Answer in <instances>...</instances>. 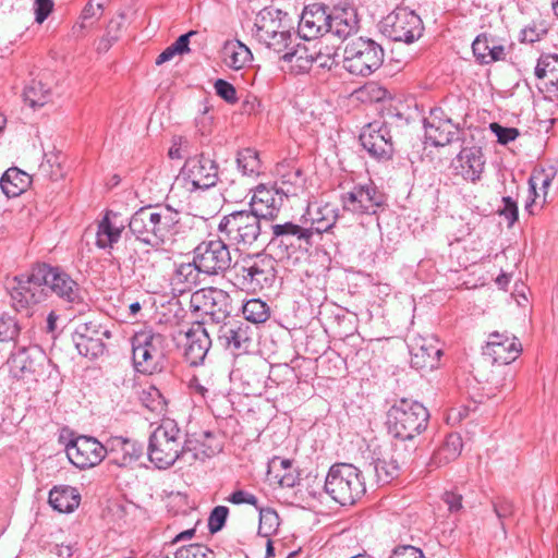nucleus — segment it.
Returning <instances> with one entry per match:
<instances>
[{
	"instance_id": "obj_10",
	"label": "nucleus",
	"mask_w": 558,
	"mask_h": 558,
	"mask_svg": "<svg viewBox=\"0 0 558 558\" xmlns=\"http://www.w3.org/2000/svg\"><path fill=\"white\" fill-rule=\"evenodd\" d=\"M193 256L208 277L225 276L233 266L228 241L222 235L216 240L202 241L193 250Z\"/></svg>"
},
{
	"instance_id": "obj_1",
	"label": "nucleus",
	"mask_w": 558,
	"mask_h": 558,
	"mask_svg": "<svg viewBox=\"0 0 558 558\" xmlns=\"http://www.w3.org/2000/svg\"><path fill=\"white\" fill-rule=\"evenodd\" d=\"M14 280L16 286L11 292L12 304L15 311L25 312L26 316H32L35 308L47 300L48 292L72 305L83 303L80 284L59 267L38 264Z\"/></svg>"
},
{
	"instance_id": "obj_46",
	"label": "nucleus",
	"mask_w": 558,
	"mask_h": 558,
	"mask_svg": "<svg viewBox=\"0 0 558 558\" xmlns=\"http://www.w3.org/2000/svg\"><path fill=\"white\" fill-rule=\"evenodd\" d=\"M555 177L554 171L546 172L545 170L535 171L531 178L529 179L530 193L533 195L531 202H526L525 209L533 214L532 206L535 203V198L538 196L536 193V187L541 184V189L544 191V197L547 194V189L550 186L551 181Z\"/></svg>"
},
{
	"instance_id": "obj_36",
	"label": "nucleus",
	"mask_w": 558,
	"mask_h": 558,
	"mask_svg": "<svg viewBox=\"0 0 558 558\" xmlns=\"http://www.w3.org/2000/svg\"><path fill=\"white\" fill-rule=\"evenodd\" d=\"M48 501L54 510L71 513L80 506L81 494L75 487L59 485L49 492Z\"/></svg>"
},
{
	"instance_id": "obj_11",
	"label": "nucleus",
	"mask_w": 558,
	"mask_h": 558,
	"mask_svg": "<svg viewBox=\"0 0 558 558\" xmlns=\"http://www.w3.org/2000/svg\"><path fill=\"white\" fill-rule=\"evenodd\" d=\"M386 201V195L373 182L355 184L340 195L342 210L355 216L376 215Z\"/></svg>"
},
{
	"instance_id": "obj_19",
	"label": "nucleus",
	"mask_w": 558,
	"mask_h": 558,
	"mask_svg": "<svg viewBox=\"0 0 558 558\" xmlns=\"http://www.w3.org/2000/svg\"><path fill=\"white\" fill-rule=\"evenodd\" d=\"M425 138L433 146H446L459 140V123L450 118H444L440 109L430 111V116L424 119Z\"/></svg>"
},
{
	"instance_id": "obj_25",
	"label": "nucleus",
	"mask_w": 558,
	"mask_h": 558,
	"mask_svg": "<svg viewBox=\"0 0 558 558\" xmlns=\"http://www.w3.org/2000/svg\"><path fill=\"white\" fill-rule=\"evenodd\" d=\"M330 33L345 39L359 29L356 9L348 2H340L329 10Z\"/></svg>"
},
{
	"instance_id": "obj_45",
	"label": "nucleus",
	"mask_w": 558,
	"mask_h": 558,
	"mask_svg": "<svg viewBox=\"0 0 558 558\" xmlns=\"http://www.w3.org/2000/svg\"><path fill=\"white\" fill-rule=\"evenodd\" d=\"M339 217L338 209L330 204H326L318 208L316 216L313 217V230L316 233L329 231Z\"/></svg>"
},
{
	"instance_id": "obj_59",
	"label": "nucleus",
	"mask_w": 558,
	"mask_h": 558,
	"mask_svg": "<svg viewBox=\"0 0 558 558\" xmlns=\"http://www.w3.org/2000/svg\"><path fill=\"white\" fill-rule=\"evenodd\" d=\"M227 500L233 505H243V504H247V505H252L254 506L256 509H259V504H258V499L255 495H253L252 493H248L246 490H243V489H238V490H234L228 498Z\"/></svg>"
},
{
	"instance_id": "obj_49",
	"label": "nucleus",
	"mask_w": 558,
	"mask_h": 558,
	"mask_svg": "<svg viewBox=\"0 0 558 558\" xmlns=\"http://www.w3.org/2000/svg\"><path fill=\"white\" fill-rule=\"evenodd\" d=\"M401 470V466L393 463L391 458L389 460L377 459L374 462V471L376 473L377 481L381 484H387L396 478L400 474Z\"/></svg>"
},
{
	"instance_id": "obj_55",
	"label": "nucleus",
	"mask_w": 558,
	"mask_h": 558,
	"mask_svg": "<svg viewBox=\"0 0 558 558\" xmlns=\"http://www.w3.org/2000/svg\"><path fill=\"white\" fill-rule=\"evenodd\" d=\"M462 447L463 444L461 436L459 434L452 433L446 437L439 449H441L444 453H447L449 459L456 460L460 456Z\"/></svg>"
},
{
	"instance_id": "obj_37",
	"label": "nucleus",
	"mask_w": 558,
	"mask_h": 558,
	"mask_svg": "<svg viewBox=\"0 0 558 558\" xmlns=\"http://www.w3.org/2000/svg\"><path fill=\"white\" fill-rule=\"evenodd\" d=\"M222 62L232 70H241L253 59L247 46L240 40H227L221 49Z\"/></svg>"
},
{
	"instance_id": "obj_42",
	"label": "nucleus",
	"mask_w": 558,
	"mask_h": 558,
	"mask_svg": "<svg viewBox=\"0 0 558 558\" xmlns=\"http://www.w3.org/2000/svg\"><path fill=\"white\" fill-rule=\"evenodd\" d=\"M238 168L244 175L255 177L262 172L258 153L253 148H244L238 153Z\"/></svg>"
},
{
	"instance_id": "obj_53",
	"label": "nucleus",
	"mask_w": 558,
	"mask_h": 558,
	"mask_svg": "<svg viewBox=\"0 0 558 558\" xmlns=\"http://www.w3.org/2000/svg\"><path fill=\"white\" fill-rule=\"evenodd\" d=\"M493 510L498 518L501 529L505 531L504 521L514 513V505L511 500L505 497H498L493 500Z\"/></svg>"
},
{
	"instance_id": "obj_57",
	"label": "nucleus",
	"mask_w": 558,
	"mask_h": 558,
	"mask_svg": "<svg viewBox=\"0 0 558 558\" xmlns=\"http://www.w3.org/2000/svg\"><path fill=\"white\" fill-rule=\"evenodd\" d=\"M489 128L492 132L497 136L498 142L502 145L514 141L520 134L518 129L506 128L496 122L490 123Z\"/></svg>"
},
{
	"instance_id": "obj_18",
	"label": "nucleus",
	"mask_w": 558,
	"mask_h": 558,
	"mask_svg": "<svg viewBox=\"0 0 558 558\" xmlns=\"http://www.w3.org/2000/svg\"><path fill=\"white\" fill-rule=\"evenodd\" d=\"M360 141L369 156L377 160H389L393 155V136L388 122H373L366 125Z\"/></svg>"
},
{
	"instance_id": "obj_7",
	"label": "nucleus",
	"mask_w": 558,
	"mask_h": 558,
	"mask_svg": "<svg viewBox=\"0 0 558 558\" xmlns=\"http://www.w3.org/2000/svg\"><path fill=\"white\" fill-rule=\"evenodd\" d=\"M134 367L143 374L160 372L166 360L167 339L163 335L145 329L131 340Z\"/></svg>"
},
{
	"instance_id": "obj_48",
	"label": "nucleus",
	"mask_w": 558,
	"mask_h": 558,
	"mask_svg": "<svg viewBox=\"0 0 558 558\" xmlns=\"http://www.w3.org/2000/svg\"><path fill=\"white\" fill-rule=\"evenodd\" d=\"M257 510L259 512L258 535L263 537H270L277 532L280 525L279 515L271 508H263L259 506V509Z\"/></svg>"
},
{
	"instance_id": "obj_30",
	"label": "nucleus",
	"mask_w": 558,
	"mask_h": 558,
	"mask_svg": "<svg viewBox=\"0 0 558 558\" xmlns=\"http://www.w3.org/2000/svg\"><path fill=\"white\" fill-rule=\"evenodd\" d=\"M107 454L119 466H128L136 461L143 453V447L135 440L121 436L110 438L107 444Z\"/></svg>"
},
{
	"instance_id": "obj_14",
	"label": "nucleus",
	"mask_w": 558,
	"mask_h": 558,
	"mask_svg": "<svg viewBox=\"0 0 558 558\" xmlns=\"http://www.w3.org/2000/svg\"><path fill=\"white\" fill-rule=\"evenodd\" d=\"M178 179L190 183L191 191L208 190L219 180V166L215 159L201 153L185 160Z\"/></svg>"
},
{
	"instance_id": "obj_64",
	"label": "nucleus",
	"mask_w": 558,
	"mask_h": 558,
	"mask_svg": "<svg viewBox=\"0 0 558 558\" xmlns=\"http://www.w3.org/2000/svg\"><path fill=\"white\" fill-rule=\"evenodd\" d=\"M291 460L282 459L279 457L272 458L268 463V474L272 475L276 472H289L291 471Z\"/></svg>"
},
{
	"instance_id": "obj_13",
	"label": "nucleus",
	"mask_w": 558,
	"mask_h": 558,
	"mask_svg": "<svg viewBox=\"0 0 558 558\" xmlns=\"http://www.w3.org/2000/svg\"><path fill=\"white\" fill-rule=\"evenodd\" d=\"M190 308L210 316L215 325L228 319L232 312L231 296L218 288H202L192 293Z\"/></svg>"
},
{
	"instance_id": "obj_56",
	"label": "nucleus",
	"mask_w": 558,
	"mask_h": 558,
	"mask_svg": "<svg viewBox=\"0 0 558 558\" xmlns=\"http://www.w3.org/2000/svg\"><path fill=\"white\" fill-rule=\"evenodd\" d=\"M214 87L216 94L226 102L235 104L238 101L236 89L231 83L222 78H218L215 82Z\"/></svg>"
},
{
	"instance_id": "obj_54",
	"label": "nucleus",
	"mask_w": 558,
	"mask_h": 558,
	"mask_svg": "<svg viewBox=\"0 0 558 558\" xmlns=\"http://www.w3.org/2000/svg\"><path fill=\"white\" fill-rule=\"evenodd\" d=\"M229 509L226 506L215 507L208 518V529L210 533L219 532L226 524Z\"/></svg>"
},
{
	"instance_id": "obj_21",
	"label": "nucleus",
	"mask_w": 558,
	"mask_h": 558,
	"mask_svg": "<svg viewBox=\"0 0 558 558\" xmlns=\"http://www.w3.org/2000/svg\"><path fill=\"white\" fill-rule=\"evenodd\" d=\"M328 7L314 3L305 7L302 12L298 34L305 40L324 36L330 33Z\"/></svg>"
},
{
	"instance_id": "obj_5",
	"label": "nucleus",
	"mask_w": 558,
	"mask_h": 558,
	"mask_svg": "<svg viewBox=\"0 0 558 558\" xmlns=\"http://www.w3.org/2000/svg\"><path fill=\"white\" fill-rule=\"evenodd\" d=\"M429 412L420 402L401 399L387 412L388 433L395 439H411L420 436L428 425Z\"/></svg>"
},
{
	"instance_id": "obj_31",
	"label": "nucleus",
	"mask_w": 558,
	"mask_h": 558,
	"mask_svg": "<svg viewBox=\"0 0 558 558\" xmlns=\"http://www.w3.org/2000/svg\"><path fill=\"white\" fill-rule=\"evenodd\" d=\"M279 179L275 183L284 198L298 196L303 192L305 186V177L300 168L291 167L288 163H279L276 167Z\"/></svg>"
},
{
	"instance_id": "obj_9",
	"label": "nucleus",
	"mask_w": 558,
	"mask_h": 558,
	"mask_svg": "<svg viewBox=\"0 0 558 558\" xmlns=\"http://www.w3.org/2000/svg\"><path fill=\"white\" fill-rule=\"evenodd\" d=\"M218 232L231 245L250 247L262 234V220L248 209L235 210L220 219Z\"/></svg>"
},
{
	"instance_id": "obj_50",
	"label": "nucleus",
	"mask_w": 558,
	"mask_h": 558,
	"mask_svg": "<svg viewBox=\"0 0 558 558\" xmlns=\"http://www.w3.org/2000/svg\"><path fill=\"white\" fill-rule=\"evenodd\" d=\"M173 558H215V554L205 545L191 544L177 549Z\"/></svg>"
},
{
	"instance_id": "obj_44",
	"label": "nucleus",
	"mask_w": 558,
	"mask_h": 558,
	"mask_svg": "<svg viewBox=\"0 0 558 558\" xmlns=\"http://www.w3.org/2000/svg\"><path fill=\"white\" fill-rule=\"evenodd\" d=\"M38 172L41 177L51 181H58L63 178L60 154L53 151L45 153Z\"/></svg>"
},
{
	"instance_id": "obj_38",
	"label": "nucleus",
	"mask_w": 558,
	"mask_h": 558,
	"mask_svg": "<svg viewBox=\"0 0 558 558\" xmlns=\"http://www.w3.org/2000/svg\"><path fill=\"white\" fill-rule=\"evenodd\" d=\"M31 183V175L17 168H9L0 179L1 190L8 197L21 195Z\"/></svg>"
},
{
	"instance_id": "obj_20",
	"label": "nucleus",
	"mask_w": 558,
	"mask_h": 558,
	"mask_svg": "<svg viewBox=\"0 0 558 558\" xmlns=\"http://www.w3.org/2000/svg\"><path fill=\"white\" fill-rule=\"evenodd\" d=\"M284 199V196L274 185L259 184L253 192L248 210L259 220H272L278 216Z\"/></svg>"
},
{
	"instance_id": "obj_12",
	"label": "nucleus",
	"mask_w": 558,
	"mask_h": 558,
	"mask_svg": "<svg viewBox=\"0 0 558 558\" xmlns=\"http://www.w3.org/2000/svg\"><path fill=\"white\" fill-rule=\"evenodd\" d=\"M424 31L421 17L408 8H396L381 22V32L393 41L412 44Z\"/></svg>"
},
{
	"instance_id": "obj_23",
	"label": "nucleus",
	"mask_w": 558,
	"mask_h": 558,
	"mask_svg": "<svg viewBox=\"0 0 558 558\" xmlns=\"http://www.w3.org/2000/svg\"><path fill=\"white\" fill-rule=\"evenodd\" d=\"M217 327L218 341L229 350L246 352L252 341V328L242 320L230 317Z\"/></svg>"
},
{
	"instance_id": "obj_61",
	"label": "nucleus",
	"mask_w": 558,
	"mask_h": 558,
	"mask_svg": "<svg viewBox=\"0 0 558 558\" xmlns=\"http://www.w3.org/2000/svg\"><path fill=\"white\" fill-rule=\"evenodd\" d=\"M390 558H425L423 551L412 545L397 546L390 556Z\"/></svg>"
},
{
	"instance_id": "obj_29",
	"label": "nucleus",
	"mask_w": 558,
	"mask_h": 558,
	"mask_svg": "<svg viewBox=\"0 0 558 558\" xmlns=\"http://www.w3.org/2000/svg\"><path fill=\"white\" fill-rule=\"evenodd\" d=\"M442 350L434 339H420L411 351V366L417 371L426 372L438 367Z\"/></svg>"
},
{
	"instance_id": "obj_26",
	"label": "nucleus",
	"mask_w": 558,
	"mask_h": 558,
	"mask_svg": "<svg viewBox=\"0 0 558 558\" xmlns=\"http://www.w3.org/2000/svg\"><path fill=\"white\" fill-rule=\"evenodd\" d=\"M154 207L155 217V235L157 238V246H161L173 240L179 232L181 213L168 205H156Z\"/></svg>"
},
{
	"instance_id": "obj_47",
	"label": "nucleus",
	"mask_w": 558,
	"mask_h": 558,
	"mask_svg": "<svg viewBox=\"0 0 558 558\" xmlns=\"http://www.w3.org/2000/svg\"><path fill=\"white\" fill-rule=\"evenodd\" d=\"M242 313L246 320L258 324L267 320L269 317V307L262 300L252 299L243 304Z\"/></svg>"
},
{
	"instance_id": "obj_51",
	"label": "nucleus",
	"mask_w": 558,
	"mask_h": 558,
	"mask_svg": "<svg viewBox=\"0 0 558 558\" xmlns=\"http://www.w3.org/2000/svg\"><path fill=\"white\" fill-rule=\"evenodd\" d=\"M492 375L487 378V384L492 389L501 390L508 383L512 380V374H510L508 366L493 365Z\"/></svg>"
},
{
	"instance_id": "obj_39",
	"label": "nucleus",
	"mask_w": 558,
	"mask_h": 558,
	"mask_svg": "<svg viewBox=\"0 0 558 558\" xmlns=\"http://www.w3.org/2000/svg\"><path fill=\"white\" fill-rule=\"evenodd\" d=\"M109 0H89L83 8L80 22L72 27V35L76 38L84 35V31L104 14L105 7Z\"/></svg>"
},
{
	"instance_id": "obj_33",
	"label": "nucleus",
	"mask_w": 558,
	"mask_h": 558,
	"mask_svg": "<svg viewBox=\"0 0 558 558\" xmlns=\"http://www.w3.org/2000/svg\"><path fill=\"white\" fill-rule=\"evenodd\" d=\"M318 44L293 43L283 51L281 59L291 64V70L296 74L307 73L313 66L314 48Z\"/></svg>"
},
{
	"instance_id": "obj_22",
	"label": "nucleus",
	"mask_w": 558,
	"mask_h": 558,
	"mask_svg": "<svg viewBox=\"0 0 558 558\" xmlns=\"http://www.w3.org/2000/svg\"><path fill=\"white\" fill-rule=\"evenodd\" d=\"M184 359L191 366L204 364L211 347V339L204 324L193 323L184 332Z\"/></svg>"
},
{
	"instance_id": "obj_35",
	"label": "nucleus",
	"mask_w": 558,
	"mask_h": 558,
	"mask_svg": "<svg viewBox=\"0 0 558 558\" xmlns=\"http://www.w3.org/2000/svg\"><path fill=\"white\" fill-rule=\"evenodd\" d=\"M205 277L204 271L195 263V257L193 256L192 262L178 265L172 281L180 292H185L202 284Z\"/></svg>"
},
{
	"instance_id": "obj_52",
	"label": "nucleus",
	"mask_w": 558,
	"mask_h": 558,
	"mask_svg": "<svg viewBox=\"0 0 558 558\" xmlns=\"http://www.w3.org/2000/svg\"><path fill=\"white\" fill-rule=\"evenodd\" d=\"M317 44H318V46H316V48H314L313 64L316 63L317 66L320 69L331 70L332 66H335L337 64L336 52L332 51V49H330L327 46L325 47V51H324L322 44L320 43H317Z\"/></svg>"
},
{
	"instance_id": "obj_15",
	"label": "nucleus",
	"mask_w": 558,
	"mask_h": 558,
	"mask_svg": "<svg viewBox=\"0 0 558 558\" xmlns=\"http://www.w3.org/2000/svg\"><path fill=\"white\" fill-rule=\"evenodd\" d=\"M111 336L107 325L93 319L78 324L72 335V340L81 355L96 359L105 353V339H110Z\"/></svg>"
},
{
	"instance_id": "obj_17",
	"label": "nucleus",
	"mask_w": 558,
	"mask_h": 558,
	"mask_svg": "<svg viewBox=\"0 0 558 558\" xmlns=\"http://www.w3.org/2000/svg\"><path fill=\"white\" fill-rule=\"evenodd\" d=\"M521 351L522 347L517 337H510L507 331H494L489 333L483 348V357L492 365L508 366L517 360Z\"/></svg>"
},
{
	"instance_id": "obj_60",
	"label": "nucleus",
	"mask_w": 558,
	"mask_h": 558,
	"mask_svg": "<svg viewBox=\"0 0 558 558\" xmlns=\"http://www.w3.org/2000/svg\"><path fill=\"white\" fill-rule=\"evenodd\" d=\"M502 208L499 210L500 215L505 216L509 226H512L518 220V206L517 203L510 197H502Z\"/></svg>"
},
{
	"instance_id": "obj_40",
	"label": "nucleus",
	"mask_w": 558,
	"mask_h": 558,
	"mask_svg": "<svg viewBox=\"0 0 558 558\" xmlns=\"http://www.w3.org/2000/svg\"><path fill=\"white\" fill-rule=\"evenodd\" d=\"M417 449L415 438L411 439H396L392 447L391 459L401 469L408 468L414 460Z\"/></svg>"
},
{
	"instance_id": "obj_63",
	"label": "nucleus",
	"mask_w": 558,
	"mask_h": 558,
	"mask_svg": "<svg viewBox=\"0 0 558 558\" xmlns=\"http://www.w3.org/2000/svg\"><path fill=\"white\" fill-rule=\"evenodd\" d=\"M444 502L448 506L450 512H458L462 509V495L454 492H446L442 495Z\"/></svg>"
},
{
	"instance_id": "obj_28",
	"label": "nucleus",
	"mask_w": 558,
	"mask_h": 558,
	"mask_svg": "<svg viewBox=\"0 0 558 558\" xmlns=\"http://www.w3.org/2000/svg\"><path fill=\"white\" fill-rule=\"evenodd\" d=\"M154 207L151 205L144 206L137 209L129 220V230L136 241L153 247L158 248L157 238L154 233L155 225L153 218Z\"/></svg>"
},
{
	"instance_id": "obj_58",
	"label": "nucleus",
	"mask_w": 558,
	"mask_h": 558,
	"mask_svg": "<svg viewBox=\"0 0 558 558\" xmlns=\"http://www.w3.org/2000/svg\"><path fill=\"white\" fill-rule=\"evenodd\" d=\"M19 333L17 323L9 316L0 317V341L13 340Z\"/></svg>"
},
{
	"instance_id": "obj_4",
	"label": "nucleus",
	"mask_w": 558,
	"mask_h": 558,
	"mask_svg": "<svg viewBox=\"0 0 558 558\" xmlns=\"http://www.w3.org/2000/svg\"><path fill=\"white\" fill-rule=\"evenodd\" d=\"M292 19L272 5L258 12L254 23V37L277 53L283 52L292 44Z\"/></svg>"
},
{
	"instance_id": "obj_6",
	"label": "nucleus",
	"mask_w": 558,
	"mask_h": 558,
	"mask_svg": "<svg viewBox=\"0 0 558 558\" xmlns=\"http://www.w3.org/2000/svg\"><path fill=\"white\" fill-rule=\"evenodd\" d=\"M324 488L341 506L355 504L366 492L361 471L348 463H336L329 469Z\"/></svg>"
},
{
	"instance_id": "obj_24",
	"label": "nucleus",
	"mask_w": 558,
	"mask_h": 558,
	"mask_svg": "<svg viewBox=\"0 0 558 558\" xmlns=\"http://www.w3.org/2000/svg\"><path fill=\"white\" fill-rule=\"evenodd\" d=\"M452 168L457 175L464 180L476 182L485 168V158L481 147L472 146L462 148L452 161Z\"/></svg>"
},
{
	"instance_id": "obj_43",
	"label": "nucleus",
	"mask_w": 558,
	"mask_h": 558,
	"mask_svg": "<svg viewBox=\"0 0 558 558\" xmlns=\"http://www.w3.org/2000/svg\"><path fill=\"white\" fill-rule=\"evenodd\" d=\"M50 96V88L41 81L33 80L23 93L24 101L31 107L44 106Z\"/></svg>"
},
{
	"instance_id": "obj_16",
	"label": "nucleus",
	"mask_w": 558,
	"mask_h": 558,
	"mask_svg": "<svg viewBox=\"0 0 558 558\" xmlns=\"http://www.w3.org/2000/svg\"><path fill=\"white\" fill-rule=\"evenodd\" d=\"M65 452L69 461L80 470L98 465L107 456V447L96 438L81 435L71 439Z\"/></svg>"
},
{
	"instance_id": "obj_8",
	"label": "nucleus",
	"mask_w": 558,
	"mask_h": 558,
	"mask_svg": "<svg viewBox=\"0 0 558 558\" xmlns=\"http://www.w3.org/2000/svg\"><path fill=\"white\" fill-rule=\"evenodd\" d=\"M384 49L375 40L359 37L345 45L343 68L353 75L368 76L384 62Z\"/></svg>"
},
{
	"instance_id": "obj_34",
	"label": "nucleus",
	"mask_w": 558,
	"mask_h": 558,
	"mask_svg": "<svg viewBox=\"0 0 558 558\" xmlns=\"http://www.w3.org/2000/svg\"><path fill=\"white\" fill-rule=\"evenodd\" d=\"M473 54L481 64H489L504 60L505 47L496 43L495 38L487 34H480L472 44Z\"/></svg>"
},
{
	"instance_id": "obj_62",
	"label": "nucleus",
	"mask_w": 558,
	"mask_h": 558,
	"mask_svg": "<svg viewBox=\"0 0 558 558\" xmlns=\"http://www.w3.org/2000/svg\"><path fill=\"white\" fill-rule=\"evenodd\" d=\"M53 2L51 0H36L35 14L36 22L43 23L52 11Z\"/></svg>"
},
{
	"instance_id": "obj_27",
	"label": "nucleus",
	"mask_w": 558,
	"mask_h": 558,
	"mask_svg": "<svg viewBox=\"0 0 558 558\" xmlns=\"http://www.w3.org/2000/svg\"><path fill=\"white\" fill-rule=\"evenodd\" d=\"M534 73L539 81L537 87L545 98L558 99V56H542L537 61Z\"/></svg>"
},
{
	"instance_id": "obj_2",
	"label": "nucleus",
	"mask_w": 558,
	"mask_h": 558,
	"mask_svg": "<svg viewBox=\"0 0 558 558\" xmlns=\"http://www.w3.org/2000/svg\"><path fill=\"white\" fill-rule=\"evenodd\" d=\"M192 445L174 421L165 420L149 436L148 458L158 469H168L179 460L191 464L197 458Z\"/></svg>"
},
{
	"instance_id": "obj_3",
	"label": "nucleus",
	"mask_w": 558,
	"mask_h": 558,
	"mask_svg": "<svg viewBox=\"0 0 558 558\" xmlns=\"http://www.w3.org/2000/svg\"><path fill=\"white\" fill-rule=\"evenodd\" d=\"M234 284L242 290L257 292L270 288L276 279V260L270 255L245 254L232 268Z\"/></svg>"
},
{
	"instance_id": "obj_32",
	"label": "nucleus",
	"mask_w": 558,
	"mask_h": 558,
	"mask_svg": "<svg viewBox=\"0 0 558 558\" xmlns=\"http://www.w3.org/2000/svg\"><path fill=\"white\" fill-rule=\"evenodd\" d=\"M119 214L113 210H107L102 219L98 222L96 232V245L99 248H112L121 238L124 231V223H118Z\"/></svg>"
},
{
	"instance_id": "obj_41",
	"label": "nucleus",
	"mask_w": 558,
	"mask_h": 558,
	"mask_svg": "<svg viewBox=\"0 0 558 558\" xmlns=\"http://www.w3.org/2000/svg\"><path fill=\"white\" fill-rule=\"evenodd\" d=\"M272 233L275 236L283 238V236H293L300 243L299 246L302 245V242H304L306 245H311V239L313 236V229L310 228H302L301 226L293 223V222H286L282 225H272L271 226Z\"/></svg>"
}]
</instances>
